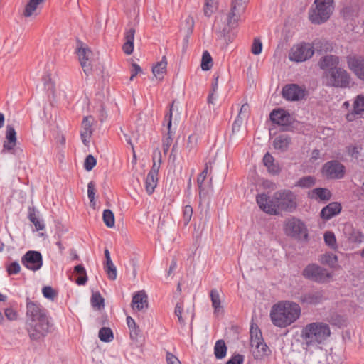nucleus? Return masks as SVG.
<instances>
[{
    "label": "nucleus",
    "instance_id": "obj_63",
    "mask_svg": "<svg viewBox=\"0 0 364 364\" xmlns=\"http://www.w3.org/2000/svg\"><path fill=\"white\" fill-rule=\"evenodd\" d=\"M249 112V105L247 103H245L241 106L240 110L239 112L238 116L245 117Z\"/></svg>",
    "mask_w": 364,
    "mask_h": 364
},
{
    "label": "nucleus",
    "instance_id": "obj_55",
    "mask_svg": "<svg viewBox=\"0 0 364 364\" xmlns=\"http://www.w3.org/2000/svg\"><path fill=\"white\" fill-rule=\"evenodd\" d=\"M21 270V267L18 262H11L7 267L9 274H18Z\"/></svg>",
    "mask_w": 364,
    "mask_h": 364
},
{
    "label": "nucleus",
    "instance_id": "obj_16",
    "mask_svg": "<svg viewBox=\"0 0 364 364\" xmlns=\"http://www.w3.org/2000/svg\"><path fill=\"white\" fill-rule=\"evenodd\" d=\"M282 93L283 97L287 100L298 101L304 97L306 89L296 84H289L283 87Z\"/></svg>",
    "mask_w": 364,
    "mask_h": 364
},
{
    "label": "nucleus",
    "instance_id": "obj_34",
    "mask_svg": "<svg viewBox=\"0 0 364 364\" xmlns=\"http://www.w3.org/2000/svg\"><path fill=\"white\" fill-rule=\"evenodd\" d=\"M127 323L130 331V338L132 340H137L140 333L139 326L136 325V322L131 316L127 317Z\"/></svg>",
    "mask_w": 364,
    "mask_h": 364
},
{
    "label": "nucleus",
    "instance_id": "obj_8",
    "mask_svg": "<svg viewBox=\"0 0 364 364\" xmlns=\"http://www.w3.org/2000/svg\"><path fill=\"white\" fill-rule=\"evenodd\" d=\"M250 346L255 359L262 358L268 355L269 351L268 346L264 342L262 332L257 326L255 327L253 324L250 328Z\"/></svg>",
    "mask_w": 364,
    "mask_h": 364
},
{
    "label": "nucleus",
    "instance_id": "obj_52",
    "mask_svg": "<svg viewBox=\"0 0 364 364\" xmlns=\"http://www.w3.org/2000/svg\"><path fill=\"white\" fill-rule=\"evenodd\" d=\"M262 50V43L259 39H254L252 45L251 51L254 55H259L261 53Z\"/></svg>",
    "mask_w": 364,
    "mask_h": 364
},
{
    "label": "nucleus",
    "instance_id": "obj_45",
    "mask_svg": "<svg viewBox=\"0 0 364 364\" xmlns=\"http://www.w3.org/2000/svg\"><path fill=\"white\" fill-rule=\"evenodd\" d=\"M324 241L325 243L331 249L337 248V243L335 235L331 231H327L324 233Z\"/></svg>",
    "mask_w": 364,
    "mask_h": 364
},
{
    "label": "nucleus",
    "instance_id": "obj_5",
    "mask_svg": "<svg viewBox=\"0 0 364 364\" xmlns=\"http://www.w3.org/2000/svg\"><path fill=\"white\" fill-rule=\"evenodd\" d=\"M328 324L319 322L306 325L302 331V336L307 344L321 343L330 336Z\"/></svg>",
    "mask_w": 364,
    "mask_h": 364
},
{
    "label": "nucleus",
    "instance_id": "obj_35",
    "mask_svg": "<svg viewBox=\"0 0 364 364\" xmlns=\"http://www.w3.org/2000/svg\"><path fill=\"white\" fill-rule=\"evenodd\" d=\"M158 177L148 173L146 181H145V187L146 191L149 195H151L154 191V189L157 185Z\"/></svg>",
    "mask_w": 364,
    "mask_h": 364
},
{
    "label": "nucleus",
    "instance_id": "obj_17",
    "mask_svg": "<svg viewBox=\"0 0 364 364\" xmlns=\"http://www.w3.org/2000/svg\"><path fill=\"white\" fill-rule=\"evenodd\" d=\"M173 103H174V102H173V103L171 106L169 113L165 116V120L167 121V128H168V133L166 134V136H164V137L163 139V143H162L163 151L165 154H167V152L169 149V147L173 141V134L171 131V128L172 126V110H173Z\"/></svg>",
    "mask_w": 364,
    "mask_h": 364
},
{
    "label": "nucleus",
    "instance_id": "obj_46",
    "mask_svg": "<svg viewBox=\"0 0 364 364\" xmlns=\"http://www.w3.org/2000/svg\"><path fill=\"white\" fill-rule=\"evenodd\" d=\"M185 26H183V29L186 33V41H188V38L189 36L192 33L193 27H194V20L193 18L191 16H188L184 21Z\"/></svg>",
    "mask_w": 364,
    "mask_h": 364
},
{
    "label": "nucleus",
    "instance_id": "obj_13",
    "mask_svg": "<svg viewBox=\"0 0 364 364\" xmlns=\"http://www.w3.org/2000/svg\"><path fill=\"white\" fill-rule=\"evenodd\" d=\"M323 174L328 178H343L346 172L345 166L338 161L326 162L322 168Z\"/></svg>",
    "mask_w": 364,
    "mask_h": 364
},
{
    "label": "nucleus",
    "instance_id": "obj_39",
    "mask_svg": "<svg viewBox=\"0 0 364 364\" xmlns=\"http://www.w3.org/2000/svg\"><path fill=\"white\" fill-rule=\"evenodd\" d=\"M201 69L203 70H209L213 66V59L208 51H204L201 60Z\"/></svg>",
    "mask_w": 364,
    "mask_h": 364
},
{
    "label": "nucleus",
    "instance_id": "obj_49",
    "mask_svg": "<svg viewBox=\"0 0 364 364\" xmlns=\"http://www.w3.org/2000/svg\"><path fill=\"white\" fill-rule=\"evenodd\" d=\"M198 141V136L197 134H193L188 136L186 147L189 151H193L196 149Z\"/></svg>",
    "mask_w": 364,
    "mask_h": 364
},
{
    "label": "nucleus",
    "instance_id": "obj_7",
    "mask_svg": "<svg viewBox=\"0 0 364 364\" xmlns=\"http://www.w3.org/2000/svg\"><path fill=\"white\" fill-rule=\"evenodd\" d=\"M323 79L326 86L340 88L349 87L351 80L350 74L341 67L325 71Z\"/></svg>",
    "mask_w": 364,
    "mask_h": 364
},
{
    "label": "nucleus",
    "instance_id": "obj_9",
    "mask_svg": "<svg viewBox=\"0 0 364 364\" xmlns=\"http://www.w3.org/2000/svg\"><path fill=\"white\" fill-rule=\"evenodd\" d=\"M326 299L325 291L319 288L304 290L298 296V301L303 306H316Z\"/></svg>",
    "mask_w": 364,
    "mask_h": 364
},
{
    "label": "nucleus",
    "instance_id": "obj_18",
    "mask_svg": "<svg viewBox=\"0 0 364 364\" xmlns=\"http://www.w3.org/2000/svg\"><path fill=\"white\" fill-rule=\"evenodd\" d=\"M344 234L348 241L352 243L360 244L364 240V235L360 230L355 229L350 224H346L343 229Z\"/></svg>",
    "mask_w": 364,
    "mask_h": 364
},
{
    "label": "nucleus",
    "instance_id": "obj_19",
    "mask_svg": "<svg viewBox=\"0 0 364 364\" xmlns=\"http://www.w3.org/2000/svg\"><path fill=\"white\" fill-rule=\"evenodd\" d=\"M348 65L358 78L364 80V59L349 58L348 59Z\"/></svg>",
    "mask_w": 364,
    "mask_h": 364
},
{
    "label": "nucleus",
    "instance_id": "obj_21",
    "mask_svg": "<svg viewBox=\"0 0 364 364\" xmlns=\"http://www.w3.org/2000/svg\"><path fill=\"white\" fill-rule=\"evenodd\" d=\"M269 117L271 121L277 124L287 126L290 124V114L283 109L273 110Z\"/></svg>",
    "mask_w": 364,
    "mask_h": 364
},
{
    "label": "nucleus",
    "instance_id": "obj_62",
    "mask_svg": "<svg viewBox=\"0 0 364 364\" xmlns=\"http://www.w3.org/2000/svg\"><path fill=\"white\" fill-rule=\"evenodd\" d=\"M160 164H159L156 161L153 160V165L149 173L158 176L159 170L160 168Z\"/></svg>",
    "mask_w": 364,
    "mask_h": 364
},
{
    "label": "nucleus",
    "instance_id": "obj_60",
    "mask_svg": "<svg viewBox=\"0 0 364 364\" xmlns=\"http://www.w3.org/2000/svg\"><path fill=\"white\" fill-rule=\"evenodd\" d=\"M166 361L168 364H181L178 358L169 352L166 353Z\"/></svg>",
    "mask_w": 364,
    "mask_h": 364
},
{
    "label": "nucleus",
    "instance_id": "obj_1",
    "mask_svg": "<svg viewBox=\"0 0 364 364\" xmlns=\"http://www.w3.org/2000/svg\"><path fill=\"white\" fill-rule=\"evenodd\" d=\"M26 309V330L30 338L33 341L43 339L50 327L46 309L29 299H27Z\"/></svg>",
    "mask_w": 364,
    "mask_h": 364
},
{
    "label": "nucleus",
    "instance_id": "obj_20",
    "mask_svg": "<svg viewBox=\"0 0 364 364\" xmlns=\"http://www.w3.org/2000/svg\"><path fill=\"white\" fill-rule=\"evenodd\" d=\"M92 117H85L82 122V130L80 132V137L82 143L86 146L88 145L90 142V139L92 134Z\"/></svg>",
    "mask_w": 364,
    "mask_h": 364
},
{
    "label": "nucleus",
    "instance_id": "obj_58",
    "mask_svg": "<svg viewBox=\"0 0 364 364\" xmlns=\"http://www.w3.org/2000/svg\"><path fill=\"white\" fill-rule=\"evenodd\" d=\"M175 314L177 316L179 323L185 325V320L182 317V307L180 304H177L175 307Z\"/></svg>",
    "mask_w": 364,
    "mask_h": 364
},
{
    "label": "nucleus",
    "instance_id": "obj_41",
    "mask_svg": "<svg viewBox=\"0 0 364 364\" xmlns=\"http://www.w3.org/2000/svg\"><path fill=\"white\" fill-rule=\"evenodd\" d=\"M105 270L111 280H115L117 278V269L112 261H106L105 264Z\"/></svg>",
    "mask_w": 364,
    "mask_h": 364
},
{
    "label": "nucleus",
    "instance_id": "obj_22",
    "mask_svg": "<svg viewBox=\"0 0 364 364\" xmlns=\"http://www.w3.org/2000/svg\"><path fill=\"white\" fill-rule=\"evenodd\" d=\"M149 306L148 296L145 291H138L132 299V308L137 311H142L144 309H147Z\"/></svg>",
    "mask_w": 364,
    "mask_h": 364
},
{
    "label": "nucleus",
    "instance_id": "obj_43",
    "mask_svg": "<svg viewBox=\"0 0 364 364\" xmlns=\"http://www.w3.org/2000/svg\"><path fill=\"white\" fill-rule=\"evenodd\" d=\"M102 218L105 224L108 228L114 226V215L112 210L107 209L103 211Z\"/></svg>",
    "mask_w": 364,
    "mask_h": 364
},
{
    "label": "nucleus",
    "instance_id": "obj_57",
    "mask_svg": "<svg viewBox=\"0 0 364 364\" xmlns=\"http://www.w3.org/2000/svg\"><path fill=\"white\" fill-rule=\"evenodd\" d=\"M244 360L243 355L240 354L232 356L226 364H242Z\"/></svg>",
    "mask_w": 364,
    "mask_h": 364
},
{
    "label": "nucleus",
    "instance_id": "obj_31",
    "mask_svg": "<svg viewBox=\"0 0 364 364\" xmlns=\"http://www.w3.org/2000/svg\"><path fill=\"white\" fill-rule=\"evenodd\" d=\"M167 60L166 56H163L160 62H158L152 68V73L156 78L162 80L166 72Z\"/></svg>",
    "mask_w": 364,
    "mask_h": 364
},
{
    "label": "nucleus",
    "instance_id": "obj_27",
    "mask_svg": "<svg viewBox=\"0 0 364 364\" xmlns=\"http://www.w3.org/2000/svg\"><path fill=\"white\" fill-rule=\"evenodd\" d=\"M309 196L316 200L328 201L331 198V193L327 188H316L309 193Z\"/></svg>",
    "mask_w": 364,
    "mask_h": 364
},
{
    "label": "nucleus",
    "instance_id": "obj_25",
    "mask_svg": "<svg viewBox=\"0 0 364 364\" xmlns=\"http://www.w3.org/2000/svg\"><path fill=\"white\" fill-rule=\"evenodd\" d=\"M339 58L333 55H327L321 58L318 61V66L321 70L325 71L333 68H338L339 64Z\"/></svg>",
    "mask_w": 364,
    "mask_h": 364
},
{
    "label": "nucleus",
    "instance_id": "obj_48",
    "mask_svg": "<svg viewBox=\"0 0 364 364\" xmlns=\"http://www.w3.org/2000/svg\"><path fill=\"white\" fill-rule=\"evenodd\" d=\"M42 292L44 297L51 301H53L58 295L57 291L50 286L44 287L42 289Z\"/></svg>",
    "mask_w": 364,
    "mask_h": 364
},
{
    "label": "nucleus",
    "instance_id": "obj_36",
    "mask_svg": "<svg viewBox=\"0 0 364 364\" xmlns=\"http://www.w3.org/2000/svg\"><path fill=\"white\" fill-rule=\"evenodd\" d=\"M90 302L94 308L99 310L105 307V299L98 291L92 293Z\"/></svg>",
    "mask_w": 364,
    "mask_h": 364
},
{
    "label": "nucleus",
    "instance_id": "obj_37",
    "mask_svg": "<svg viewBox=\"0 0 364 364\" xmlns=\"http://www.w3.org/2000/svg\"><path fill=\"white\" fill-rule=\"evenodd\" d=\"M74 271L76 274H80V277L76 279V283L78 285H84L87 281V277L85 269L82 264H78L75 267Z\"/></svg>",
    "mask_w": 364,
    "mask_h": 364
},
{
    "label": "nucleus",
    "instance_id": "obj_56",
    "mask_svg": "<svg viewBox=\"0 0 364 364\" xmlns=\"http://www.w3.org/2000/svg\"><path fill=\"white\" fill-rule=\"evenodd\" d=\"M4 314L9 321H15L18 317L17 312L11 308H6L4 311Z\"/></svg>",
    "mask_w": 364,
    "mask_h": 364
},
{
    "label": "nucleus",
    "instance_id": "obj_29",
    "mask_svg": "<svg viewBox=\"0 0 364 364\" xmlns=\"http://www.w3.org/2000/svg\"><path fill=\"white\" fill-rule=\"evenodd\" d=\"M212 306L214 309V314L219 315L223 313V306L221 303L220 296L217 289H213L210 292Z\"/></svg>",
    "mask_w": 364,
    "mask_h": 364
},
{
    "label": "nucleus",
    "instance_id": "obj_2",
    "mask_svg": "<svg viewBox=\"0 0 364 364\" xmlns=\"http://www.w3.org/2000/svg\"><path fill=\"white\" fill-rule=\"evenodd\" d=\"M259 208L270 215H278L279 210L292 212L296 208V195L289 190L275 192L270 199L266 194H259L256 198Z\"/></svg>",
    "mask_w": 364,
    "mask_h": 364
},
{
    "label": "nucleus",
    "instance_id": "obj_47",
    "mask_svg": "<svg viewBox=\"0 0 364 364\" xmlns=\"http://www.w3.org/2000/svg\"><path fill=\"white\" fill-rule=\"evenodd\" d=\"M208 171V164H205L204 170L198 175V178H197V183H198V186L199 188L200 197H201V193L203 190V183L207 177Z\"/></svg>",
    "mask_w": 364,
    "mask_h": 364
},
{
    "label": "nucleus",
    "instance_id": "obj_6",
    "mask_svg": "<svg viewBox=\"0 0 364 364\" xmlns=\"http://www.w3.org/2000/svg\"><path fill=\"white\" fill-rule=\"evenodd\" d=\"M314 5L309 11V18L314 24L326 22L333 11V0H315Z\"/></svg>",
    "mask_w": 364,
    "mask_h": 364
},
{
    "label": "nucleus",
    "instance_id": "obj_26",
    "mask_svg": "<svg viewBox=\"0 0 364 364\" xmlns=\"http://www.w3.org/2000/svg\"><path fill=\"white\" fill-rule=\"evenodd\" d=\"M341 210V204L338 203L333 202L329 203L321 210L320 215L324 220H329L334 215L338 214Z\"/></svg>",
    "mask_w": 364,
    "mask_h": 364
},
{
    "label": "nucleus",
    "instance_id": "obj_3",
    "mask_svg": "<svg viewBox=\"0 0 364 364\" xmlns=\"http://www.w3.org/2000/svg\"><path fill=\"white\" fill-rule=\"evenodd\" d=\"M301 309L299 304L282 301L272 306L270 318L272 323L279 328H286L294 323L301 316Z\"/></svg>",
    "mask_w": 364,
    "mask_h": 364
},
{
    "label": "nucleus",
    "instance_id": "obj_50",
    "mask_svg": "<svg viewBox=\"0 0 364 364\" xmlns=\"http://www.w3.org/2000/svg\"><path fill=\"white\" fill-rule=\"evenodd\" d=\"M87 196L90 200L91 205L95 207V184L93 181H90L87 185Z\"/></svg>",
    "mask_w": 364,
    "mask_h": 364
},
{
    "label": "nucleus",
    "instance_id": "obj_59",
    "mask_svg": "<svg viewBox=\"0 0 364 364\" xmlns=\"http://www.w3.org/2000/svg\"><path fill=\"white\" fill-rule=\"evenodd\" d=\"M242 122H243V117L237 115L236 119L235 120V122L232 124V132L233 133L238 132L240 130Z\"/></svg>",
    "mask_w": 364,
    "mask_h": 364
},
{
    "label": "nucleus",
    "instance_id": "obj_33",
    "mask_svg": "<svg viewBox=\"0 0 364 364\" xmlns=\"http://www.w3.org/2000/svg\"><path fill=\"white\" fill-rule=\"evenodd\" d=\"M45 0H29L26 4L23 14L25 17H30L37 9V6Z\"/></svg>",
    "mask_w": 364,
    "mask_h": 364
},
{
    "label": "nucleus",
    "instance_id": "obj_30",
    "mask_svg": "<svg viewBox=\"0 0 364 364\" xmlns=\"http://www.w3.org/2000/svg\"><path fill=\"white\" fill-rule=\"evenodd\" d=\"M291 141V138L287 134H281L274 139L273 146L274 149L284 151L288 149Z\"/></svg>",
    "mask_w": 364,
    "mask_h": 364
},
{
    "label": "nucleus",
    "instance_id": "obj_51",
    "mask_svg": "<svg viewBox=\"0 0 364 364\" xmlns=\"http://www.w3.org/2000/svg\"><path fill=\"white\" fill-rule=\"evenodd\" d=\"M96 164H97V161L95 159V157L92 155L89 154L85 158V160L84 162V167L86 171H90L95 166Z\"/></svg>",
    "mask_w": 364,
    "mask_h": 364
},
{
    "label": "nucleus",
    "instance_id": "obj_11",
    "mask_svg": "<svg viewBox=\"0 0 364 364\" xmlns=\"http://www.w3.org/2000/svg\"><path fill=\"white\" fill-rule=\"evenodd\" d=\"M284 230L286 235L288 236L298 240L307 239V229L304 223L296 218H291L287 220Z\"/></svg>",
    "mask_w": 364,
    "mask_h": 364
},
{
    "label": "nucleus",
    "instance_id": "obj_40",
    "mask_svg": "<svg viewBox=\"0 0 364 364\" xmlns=\"http://www.w3.org/2000/svg\"><path fill=\"white\" fill-rule=\"evenodd\" d=\"M113 333L109 328L102 327L99 331V338L103 342H110L113 339Z\"/></svg>",
    "mask_w": 364,
    "mask_h": 364
},
{
    "label": "nucleus",
    "instance_id": "obj_44",
    "mask_svg": "<svg viewBox=\"0 0 364 364\" xmlns=\"http://www.w3.org/2000/svg\"><path fill=\"white\" fill-rule=\"evenodd\" d=\"M364 111V97L358 95L353 102V113L360 114Z\"/></svg>",
    "mask_w": 364,
    "mask_h": 364
},
{
    "label": "nucleus",
    "instance_id": "obj_38",
    "mask_svg": "<svg viewBox=\"0 0 364 364\" xmlns=\"http://www.w3.org/2000/svg\"><path fill=\"white\" fill-rule=\"evenodd\" d=\"M320 262L323 264L334 267L337 263V257L333 253H326L321 255Z\"/></svg>",
    "mask_w": 364,
    "mask_h": 364
},
{
    "label": "nucleus",
    "instance_id": "obj_28",
    "mask_svg": "<svg viewBox=\"0 0 364 364\" xmlns=\"http://www.w3.org/2000/svg\"><path fill=\"white\" fill-rule=\"evenodd\" d=\"M264 165L267 168L269 173L272 175L279 174L281 168L274 161V159L269 153H266L263 157Z\"/></svg>",
    "mask_w": 364,
    "mask_h": 364
},
{
    "label": "nucleus",
    "instance_id": "obj_23",
    "mask_svg": "<svg viewBox=\"0 0 364 364\" xmlns=\"http://www.w3.org/2000/svg\"><path fill=\"white\" fill-rule=\"evenodd\" d=\"M6 141L4 143L2 152L12 150L16 144V132L11 125H7L6 130Z\"/></svg>",
    "mask_w": 364,
    "mask_h": 364
},
{
    "label": "nucleus",
    "instance_id": "obj_54",
    "mask_svg": "<svg viewBox=\"0 0 364 364\" xmlns=\"http://www.w3.org/2000/svg\"><path fill=\"white\" fill-rule=\"evenodd\" d=\"M43 81L45 87L51 90V92H54V83L52 81L50 74H46L43 77Z\"/></svg>",
    "mask_w": 364,
    "mask_h": 364
},
{
    "label": "nucleus",
    "instance_id": "obj_24",
    "mask_svg": "<svg viewBox=\"0 0 364 364\" xmlns=\"http://www.w3.org/2000/svg\"><path fill=\"white\" fill-rule=\"evenodd\" d=\"M135 32L134 28H130L127 29L124 33V43L122 46V50L127 55H131L133 53Z\"/></svg>",
    "mask_w": 364,
    "mask_h": 364
},
{
    "label": "nucleus",
    "instance_id": "obj_42",
    "mask_svg": "<svg viewBox=\"0 0 364 364\" xmlns=\"http://www.w3.org/2000/svg\"><path fill=\"white\" fill-rule=\"evenodd\" d=\"M316 179L314 176H308L301 178L298 182L297 186L301 188H311L314 186Z\"/></svg>",
    "mask_w": 364,
    "mask_h": 364
},
{
    "label": "nucleus",
    "instance_id": "obj_10",
    "mask_svg": "<svg viewBox=\"0 0 364 364\" xmlns=\"http://www.w3.org/2000/svg\"><path fill=\"white\" fill-rule=\"evenodd\" d=\"M302 275L307 279L317 283H326L331 277L327 269L316 264L307 265L302 272Z\"/></svg>",
    "mask_w": 364,
    "mask_h": 364
},
{
    "label": "nucleus",
    "instance_id": "obj_14",
    "mask_svg": "<svg viewBox=\"0 0 364 364\" xmlns=\"http://www.w3.org/2000/svg\"><path fill=\"white\" fill-rule=\"evenodd\" d=\"M77 54L85 74L89 75L92 71L91 63L93 56L92 50L87 46L80 43V46L77 49Z\"/></svg>",
    "mask_w": 364,
    "mask_h": 364
},
{
    "label": "nucleus",
    "instance_id": "obj_4",
    "mask_svg": "<svg viewBox=\"0 0 364 364\" xmlns=\"http://www.w3.org/2000/svg\"><path fill=\"white\" fill-rule=\"evenodd\" d=\"M327 46V41L321 39L314 40L312 44L301 43L291 48L289 58L291 61L304 62L313 56L315 50L317 51L327 50L328 48Z\"/></svg>",
    "mask_w": 364,
    "mask_h": 364
},
{
    "label": "nucleus",
    "instance_id": "obj_32",
    "mask_svg": "<svg viewBox=\"0 0 364 364\" xmlns=\"http://www.w3.org/2000/svg\"><path fill=\"white\" fill-rule=\"evenodd\" d=\"M227 353V346L223 340L216 341L214 346V354L217 359H222L225 357Z\"/></svg>",
    "mask_w": 364,
    "mask_h": 364
},
{
    "label": "nucleus",
    "instance_id": "obj_64",
    "mask_svg": "<svg viewBox=\"0 0 364 364\" xmlns=\"http://www.w3.org/2000/svg\"><path fill=\"white\" fill-rule=\"evenodd\" d=\"M28 218L31 223H34L38 218L36 215V208L34 207L28 208Z\"/></svg>",
    "mask_w": 364,
    "mask_h": 364
},
{
    "label": "nucleus",
    "instance_id": "obj_53",
    "mask_svg": "<svg viewBox=\"0 0 364 364\" xmlns=\"http://www.w3.org/2000/svg\"><path fill=\"white\" fill-rule=\"evenodd\" d=\"M192 215H193L192 207L189 205H186L183 208V220H184L185 225H187L190 222Z\"/></svg>",
    "mask_w": 364,
    "mask_h": 364
},
{
    "label": "nucleus",
    "instance_id": "obj_15",
    "mask_svg": "<svg viewBox=\"0 0 364 364\" xmlns=\"http://www.w3.org/2000/svg\"><path fill=\"white\" fill-rule=\"evenodd\" d=\"M21 262L27 269L36 272L41 268L43 257L41 252L29 250L22 257Z\"/></svg>",
    "mask_w": 364,
    "mask_h": 364
},
{
    "label": "nucleus",
    "instance_id": "obj_61",
    "mask_svg": "<svg viewBox=\"0 0 364 364\" xmlns=\"http://www.w3.org/2000/svg\"><path fill=\"white\" fill-rule=\"evenodd\" d=\"M141 67L136 63H132V75L130 76V80H133L137 74L141 73Z\"/></svg>",
    "mask_w": 364,
    "mask_h": 364
},
{
    "label": "nucleus",
    "instance_id": "obj_12",
    "mask_svg": "<svg viewBox=\"0 0 364 364\" xmlns=\"http://www.w3.org/2000/svg\"><path fill=\"white\" fill-rule=\"evenodd\" d=\"M249 0H232L228 16V26L232 28L237 26L241 15L245 12Z\"/></svg>",
    "mask_w": 364,
    "mask_h": 364
}]
</instances>
